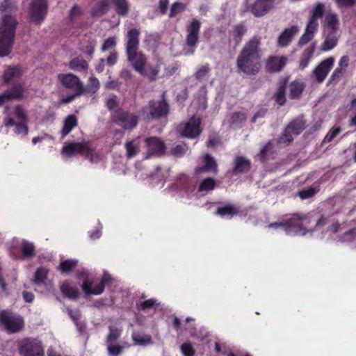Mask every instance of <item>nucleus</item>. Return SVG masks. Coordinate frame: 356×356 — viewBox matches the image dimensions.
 I'll use <instances>...</instances> for the list:
<instances>
[{
	"label": "nucleus",
	"mask_w": 356,
	"mask_h": 356,
	"mask_svg": "<svg viewBox=\"0 0 356 356\" xmlns=\"http://www.w3.org/2000/svg\"><path fill=\"white\" fill-rule=\"evenodd\" d=\"M139 36L140 31L135 28L129 30L126 34L125 51L127 60L136 72L152 81L156 80L160 67L147 63V57L139 50Z\"/></svg>",
	"instance_id": "obj_1"
},
{
	"label": "nucleus",
	"mask_w": 356,
	"mask_h": 356,
	"mask_svg": "<svg viewBox=\"0 0 356 356\" xmlns=\"http://www.w3.org/2000/svg\"><path fill=\"white\" fill-rule=\"evenodd\" d=\"M29 114L22 105L18 104L13 107L10 113L3 118V124L6 127H14L15 135L25 137L29 134Z\"/></svg>",
	"instance_id": "obj_2"
},
{
	"label": "nucleus",
	"mask_w": 356,
	"mask_h": 356,
	"mask_svg": "<svg viewBox=\"0 0 356 356\" xmlns=\"http://www.w3.org/2000/svg\"><path fill=\"white\" fill-rule=\"evenodd\" d=\"M16 20L10 15H5L0 22V56H8L12 49L16 28Z\"/></svg>",
	"instance_id": "obj_3"
},
{
	"label": "nucleus",
	"mask_w": 356,
	"mask_h": 356,
	"mask_svg": "<svg viewBox=\"0 0 356 356\" xmlns=\"http://www.w3.org/2000/svg\"><path fill=\"white\" fill-rule=\"evenodd\" d=\"M260 38L254 37L246 44V74H257L261 67Z\"/></svg>",
	"instance_id": "obj_4"
},
{
	"label": "nucleus",
	"mask_w": 356,
	"mask_h": 356,
	"mask_svg": "<svg viewBox=\"0 0 356 356\" xmlns=\"http://www.w3.org/2000/svg\"><path fill=\"white\" fill-rule=\"evenodd\" d=\"M75 154L85 156L91 163H97L100 160L99 152L92 149L88 143H70L63 146L62 149L63 157L70 158Z\"/></svg>",
	"instance_id": "obj_5"
},
{
	"label": "nucleus",
	"mask_w": 356,
	"mask_h": 356,
	"mask_svg": "<svg viewBox=\"0 0 356 356\" xmlns=\"http://www.w3.org/2000/svg\"><path fill=\"white\" fill-rule=\"evenodd\" d=\"M17 348L21 356H44L42 343L35 338H25L18 342Z\"/></svg>",
	"instance_id": "obj_6"
},
{
	"label": "nucleus",
	"mask_w": 356,
	"mask_h": 356,
	"mask_svg": "<svg viewBox=\"0 0 356 356\" xmlns=\"http://www.w3.org/2000/svg\"><path fill=\"white\" fill-rule=\"evenodd\" d=\"M0 323L10 333L17 332L24 327L23 318L7 310L0 312Z\"/></svg>",
	"instance_id": "obj_7"
},
{
	"label": "nucleus",
	"mask_w": 356,
	"mask_h": 356,
	"mask_svg": "<svg viewBox=\"0 0 356 356\" xmlns=\"http://www.w3.org/2000/svg\"><path fill=\"white\" fill-rule=\"evenodd\" d=\"M166 92L162 94V99L160 101L151 100L149 102V113L147 115V119H159L166 116L169 111V106L165 99Z\"/></svg>",
	"instance_id": "obj_8"
},
{
	"label": "nucleus",
	"mask_w": 356,
	"mask_h": 356,
	"mask_svg": "<svg viewBox=\"0 0 356 356\" xmlns=\"http://www.w3.org/2000/svg\"><path fill=\"white\" fill-rule=\"evenodd\" d=\"M308 219L307 215H300V214H293L292 217L289 219L286 220L284 222L280 223H274L271 224V227H283L286 231H295L300 232L305 230L306 228L305 227V222Z\"/></svg>",
	"instance_id": "obj_9"
},
{
	"label": "nucleus",
	"mask_w": 356,
	"mask_h": 356,
	"mask_svg": "<svg viewBox=\"0 0 356 356\" xmlns=\"http://www.w3.org/2000/svg\"><path fill=\"white\" fill-rule=\"evenodd\" d=\"M47 0H33L29 8L31 21L35 24H40L47 16Z\"/></svg>",
	"instance_id": "obj_10"
},
{
	"label": "nucleus",
	"mask_w": 356,
	"mask_h": 356,
	"mask_svg": "<svg viewBox=\"0 0 356 356\" xmlns=\"http://www.w3.org/2000/svg\"><path fill=\"white\" fill-rule=\"evenodd\" d=\"M58 79L65 88L76 92V95H81L85 93V87L77 76L71 73L59 74Z\"/></svg>",
	"instance_id": "obj_11"
},
{
	"label": "nucleus",
	"mask_w": 356,
	"mask_h": 356,
	"mask_svg": "<svg viewBox=\"0 0 356 356\" xmlns=\"http://www.w3.org/2000/svg\"><path fill=\"white\" fill-rule=\"evenodd\" d=\"M113 121L125 129H132L138 124V117L128 111H118L112 115Z\"/></svg>",
	"instance_id": "obj_12"
},
{
	"label": "nucleus",
	"mask_w": 356,
	"mask_h": 356,
	"mask_svg": "<svg viewBox=\"0 0 356 356\" xmlns=\"http://www.w3.org/2000/svg\"><path fill=\"white\" fill-rule=\"evenodd\" d=\"M145 144L147 148L145 159H149L152 156H161L165 153V145L159 137L152 136L146 138Z\"/></svg>",
	"instance_id": "obj_13"
},
{
	"label": "nucleus",
	"mask_w": 356,
	"mask_h": 356,
	"mask_svg": "<svg viewBox=\"0 0 356 356\" xmlns=\"http://www.w3.org/2000/svg\"><path fill=\"white\" fill-rule=\"evenodd\" d=\"M200 118L192 117L188 122L180 124L177 127V131L182 136L195 138L200 134Z\"/></svg>",
	"instance_id": "obj_14"
},
{
	"label": "nucleus",
	"mask_w": 356,
	"mask_h": 356,
	"mask_svg": "<svg viewBox=\"0 0 356 356\" xmlns=\"http://www.w3.org/2000/svg\"><path fill=\"white\" fill-rule=\"evenodd\" d=\"M49 270L44 267H40L35 273L33 282L35 286V291L40 293L51 291L53 286L51 282H47Z\"/></svg>",
	"instance_id": "obj_15"
},
{
	"label": "nucleus",
	"mask_w": 356,
	"mask_h": 356,
	"mask_svg": "<svg viewBox=\"0 0 356 356\" xmlns=\"http://www.w3.org/2000/svg\"><path fill=\"white\" fill-rule=\"evenodd\" d=\"M334 58L330 56L322 60L312 71V74L318 83H322L333 67Z\"/></svg>",
	"instance_id": "obj_16"
},
{
	"label": "nucleus",
	"mask_w": 356,
	"mask_h": 356,
	"mask_svg": "<svg viewBox=\"0 0 356 356\" xmlns=\"http://www.w3.org/2000/svg\"><path fill=\"white\" fill-rule=\"evenodd\" d=\"M201 23L197 19H193L187 29L186 42L188 46L195 47L199 41V33Z\"/></svg>",
	"instance_id": "obj_17"
},
{
	"label": "nucleus",
	"mask_w": 356,
	"mask_h": 356,
	"mask_svg": "<svg viewBox=\"0 0 356 356\" xmlns=\"http://www.w3.org/2000/svg\"><path fill=\"white\" fill-rule=\"evenodd\" d=\"M275 0H257L250 6V11L255 17L266 15L273 7Z\"/></svg>",
	"instance_id": "obj_18"
},
{
	"label": "nucleus",
	"mask_w": 356,
	"mask_h": 356,
	"mask_svg": "<svg viewBox=\"0 0 356 356\" xmlns=\"http://www.w3.org/2000/svg\"><path fill=\"white\" fill-rule=\"evenodd\" d=\"M287 63L286 56H270L268 57L266 69L270 73H275L281 72Z\"/></svg>",
	"instance_id": "obj_19"
},
{
	"label": "nucleus",
	"mask_w": 356,
	"mask_h": 356,
	"mask_svg": "<svg viewBox=\"0 0 356 356\" xmlns=\"http://www.w3.org/2000/svg\"><path fill=\"white\" fill-rule=\"evenodd\" d=\"M298 31V27L297 26H292L290 28L286 29L278 38V46L282 47L288 46Z\"/></svg>",
	"instance_id": "obj_20"
},
{
	"label": "nucleus",
	"mask_w": 356,
	"mask_h": 356,
	"mask_svg": "<svg viewBox=\"0 0 356 356\" xmlns=\"http://www.w3.org/2000/svg\"><path fill=\"white\" fill-rule=\"evenodd\" d=\"M239 207L234 204H225L222 207H218L216 214L226 218H232L239 213Z\"/></svg>",
	"instance_id": "obj_21"
},
{
	"label": "nucleus",
	"mask_w": 356,
	"mask_h": 356,
	"mask_svg": "<svg viewBox=\"0 0 356 356\" xmlns=\"http://www.w3.org/2000/svg\"><path fill=\"white\" fill-rule=\"evenodd\" d=\"M203 161L204 163V165L196 168L195 170V174H200L205 171H213L214 172H217V163L213 156L209 154H206L203 157Z\"/></svg>",
	"instance_id": "obj_22"
},
{
	"label": "nucleus",
	"mask_w": 356,
	"mask_h": 356,
	"mask_svg": "<svg viewBox=\"0 0 356 356\" xmlns=\"http://www.w3.org/2000/svg\"><path fill=\"white\" fill-rule=\"evenodd\" d=\"M316 49V43H312L309 47H307L301 54L299 69L303 70L309 64Z\"/></svg>",
	"instance_id": "obj_23"
},
{
	"label": "nucleus",
	"mask_w": 356,
	"mask_h": 356,
	"mask_svg": "<svg viewBox=\"0 0 356 356\" xmlns=\"http://www.w3.org/2000/svg\"><path fill=\"white\" fill-rule=\"evenodd\" d=\"M81 286L83 291L87 295H100L103 293L105 285L100 282L95 284L92 288V282H89L88 279H85Z\"/></svg>",
	"instance_id": "obj_24"
},
{
	"label": "nucleus",
	"mask_w": 356,
	"mask_h": 356,
	"mask_svg": "<svg viewBox=\"0 0 356 356\" xmlns=\"http://www.w3.org/2000/svg\"><path fill=\"white\" fill-rule=\"evenodd\" d=\"M5 95L8 101L19 100L24 97V88L20 84H16L10 89L6 90Z\"/></svg>",
	"instance_id": "obj_25"
},
{
	"label": "nucleus",
	"mask_w": 356,
	"mask_h": 356,
	"mask_svg": "<svg viewBox=\"0 0 356 356\" xmlns=\"http://www.w3.org/2000/svg\"><path fill=\"white\" fill-rule=\"evenodd\" d=\"M60 290L64 296L70 299H76L79 296L76 286L69 282L60 284Z\"/></svg>",
	"instance_id": "obj_26"
},
{
	"label": "nucleus",
	"mask_w": 356,
	"mask_h": 356,
	"mask_svg": "<svg viewBox=\"0 0 356 356\" xmlns=\"http://www.w3.org/2000/svg\"><path fill=\"white\" fill-rule=\"evenodd\" d=\"M77 124L78 121L76 116L74 115H68L63 122V127L60 131L61 138H64Z\"/></svg>",
	"instance_id": "obj_27"
},
{
	"label": "nucleus",
	"mask_w": 356,
	"mask_h": 356,
	"mask_svg": "<svg viewBox=\"0 0 356 356\" xmlns=\"http://www.w3.org/2000/svg\"><path fill=\"white\" fill-rule=\"evenodd\" d=\"M126 156L127 159L135 157L140 152V142L138 139H133L124 143Z\"/></svg>",
	"instance_id": "obj_28"
},
{
	"label": "nucleus",
	"mask_w": 356,
	"mask_h": 356,
	"mask_svg": "<svg viewBox=\"0 0 356 356\" xmlns=\"http://www.w3.org/2000/svg\"><path fill=\"white\" fill-rule=\"evenodd\" d=\"M115 12L122 17H127L130 10V3L128 0H112Z\"/></svg>",
	"instance_id": "obj_29"
},
{
	"label": "nucleus",
	"mask_w": 356,
	"mask_h": 356,
	"mask_svg": "<svg viewBox=\"0 0 356 356\" xmlns=\"http://www.w3.org/2000/svg\"><path fill=\"white\" fill-rule=\"evenodd\" d=\"M323 14L324 6L321 3H318L312 10V15L309 19L308 24L318 28V19L321 18Z\"/></svg>",
	"instance_id": "obj_30"
},
{
	"label": "nucleus",
	"mask_w": 356,
	"mask_h": 356,
	"mask_svg": "<svg viewBox=\"0 0 356 356\" xmlns=\"http://www.w3.org/2000/svg\"><path fill=\"white\" fill-rule=\"evenodd\" d=\"M111 2H112V0H99L92 8V16L100 17L106 13L109 9Z\"/></svg>",
	"instance_id": "obj_31"
},
{
	"label": "nucleus",
	"mask_w": 356,
	"mask_h": 356,
	"mask_svg": "<svg viewBox=\"0 0 356 356\" xmlns=\"http://www.w3.org/2000/svg\"><path fill=\"white\" fill-rule=\"evenodd\" d=\"M318 28L315 27L307 23L304 34L300 37L298 41V46L302 47L306 44H307L309 41H311L315 33L317 31Z\"/></svg>",
	"instance_id": "obj_32"
},
{
	"label": "nucleus",
	"mask_w": 356,
	"mask_h": 356,
	"mask_svg": "<svg viewBox=\"0 0 356 356\" xmlns=\"http://www.w3.org/2000/svg\"><path fill=\"white\" fill-rule=\"evenodd\" d=\"M83 11L82 8L78 6L77 4H74L72 8L70 9L69 13V21L70 23L76 27H79V20L81 17L83 15Z\"/></svg>",
	"instance_id": "obj_33"
},
{
	"label": "nucleus",
	"mask_w": 356,
	"mask_h": 356,
	"mask_svg": "<svg viewBox=\"0 0 356 356\" xmlns=\"http://www.w3.org/2000/svg\"><path fill=\"white\" fill-rule=\"evenodd\" d=\"M305 89L302 82L293 81L289 84V97L291 99L299 98Z\"/></svg>",
	"instance_id": "obj_34"
},
{
	"label": "nucleus",
	"mask_w": 356,
	"mask_h": 356,
	"mask_svg": "<svg viewBox=\"0 0 356 356\" xmlns=\"http://www.w3.org/2000/svg\"><path fill=\"white\" fill-rule=\"evenodd\" d=\"M338 43V38L336 33L330 32L326 36L324 42L322 43L321 49L323 51H327L334 49Z\"/></svg>",
	"instance_id": "obj_35"
},
{
	"label": "nucleus",
	"mask_w": 356,
	"mask_h": 356,
	"mask_svg": "<svg viewBox=\"0 0 356 356\" xmlns=\"http://www.w3.org/2000/svg\"><path fill=\"white\" fill-rule=\"evenodd\" d=\"M122 332V328L121 327L110 325L108 327V334L106 338L105 343H117L118 340L121 337Z\"/></svg>",
	"instance_id": "obj_36"
},
{
	"label": "nucleus",
	"mask_w": 356,
	"mask_h": 356,
	"mask_svg": "<svg viewBox=\"0 0 356 356\" xmlns=\"http://www.w3.org/2000/svg\"><path fill=\"white\" fill-rule=\"evenodd\" d=\"M69 67L74 71H86L88 68V63L81 58L76 57L69 63Z\"/></svg>",
	"instance_id": "obj_37"
},
{
	"label": "nucleus",
	"mask_w": 356,
	"mask_h": 356,
	"mask_svg": "<svg viewBox=\"0 0 356 356\" xmlns=\"http://www.w3.org/2000/svg\"><path fill=\"white\" fill-rule=\"evenodd\" d=\"M293 135L298 136L305 129V122L301 119L292 120L287 126Z\"/></svg>",
	"instance_id": "obj_38"
},
{
	"label": "nucleus",
	"mask_w": 356,
	"mask_h": 356,
	"mask_svg": "<svg viewBox=\"0 0 356 356\" xmlns=\"http://www.w3.org/2000/svg\"><path fill=\"white\" fill-rule=\"evenodd\" d=\"M131 338L136 345L146 346L152 343V339L149 334H141L138 332H133Z\"/></svg>",
	"instance_id": "obj_39"
},
{
	"label": "nucleus",
	"mask_w": 356,
	"mask_h": 356,
	"mask_svg": "<svg viewBox=\"0 0 356 356\" xmlns=\"http://www.w3.org/2000/svg\"><path fill=\"white\" fill-rule=\"evenodd\" d=\"M286 83L285 81L282 82L280 83L277 90L275 94V102L280 106H283L286 103Z\"/></svg>",
	"instance_id": "obj_40"
},
{
	"label": "nucleus",
	"mask_w": 356,
	"mask_h": 356,
	"mask_svg": "<svg viewBox=\"0 0 356 356\" xmlns=\"http://www.w3.org/2000/svg\"><path fill=\"white\" fill-rule=\"evenodd\" d=\"M21 250L25 258L29 259L35 255V246L33 243L23 240L21 243Z\"/></svg>",
	"instance_id": "obj_41"
},
{
	"label": "nucleus",
	"mask_w": 356,
	"mask_h": 356,
	"mask_svg": "<svg viewBox=\"0 0 356 356\" xmlns=\"http://www.w3.org/2000/svg\"><path fill=\"white\" fill-rule=\"evenodd\" d=\"M325 22L326 25L331 29L330 32L336 33L339 29V22L337 14L330 13L326 15Z\"/></svg>",
	"instance_id": "obj_42"
},
{
	"label": "nucleus",
	"mask_w": 356,
	"mask_h": 356,
	"mask_svg": "<svg viewBox=\"0 0 356 356\" xmlns=\"http://www.w3.org/2000/svg\"><path fill=\"white\" fill-rule=\"evenodd\" d=\"M244 119V114L242 113H234L228 119L229 126L232 128L236 129L243 126V121Z\"/></svg>",
	"instance_id": "obj_43"
},
{
	"label": "nucleus",
	"mask_w": 356,
	"mask_h": 356,
	"mask_svg": "<svg viewBox=\"0 0 356 356\" xmlns=\"http://www.w3.org/2000/svg\"><path fill=\"white\" fill-rule=\"evenodd\" d=\"M78 261L76 259H67L62 261L58 267V269L63 273H69L76 266Z\"/></svg>",
	"instance_id": "obj_44"
},
{
	"label": "nucleus",
	"mask_w": 356,
	"mask_h": 356,
	"mask_svg": "<svg viewBox=\"0 0 356 356\" xmlns=\"http://www.w3.org/2000/svg\"><path fill=\"white\" fill-rule=\"evenodd\" d=\"M109 356H119L124 350V346L117 343H106Z\"/></svg>",
	"instance_id": "obj_45"
},
{
	"label": "nucleus",
	"mask_w": 356,
	"mask_h": 356,
	"mask_svg": "<svg viewBox=\"0 0 356 356\" xmlns=\"http://www.w3.org/2000/svg\"><path fill=\"white\" fill-rule=\"evenodd\" d=\"M318 191V188L309 187L298 191V195L301 200H307L313 197Z\"/></svg>",
	"instance_id": "obj_46"
},
{
	"label": "nucleus",
	"mask_w": 356,
	"mask_h": 356,
	"mask_svg": "<svg viewBox=\"0 0 356 356\" xmlns=\"http://www.w3.org/2000/svg\"><path fill=\"white\" fill-rule=\"evenodd\" d=\"M189 150L188 147L186 144H179L171 149V154L175 157H181L185 155Z\"/></svg>",
	"instance_id": "obj_47"
},
{
	"label": "nucleus",
	"mask_w": 356,
	"mask_h": 356,
	"mask_svg": "<svg viewBox=\"0 0 356 356\" xmlns=\"http://www.w3.org/2000/svg\"><path fill=\"white\" fill-rule=\"evenodd\" d=\"M245 169V157L237 156L234 162L233 174L238 175L243 172Z\"/></svg>",
	"instance_id": "obj_48"
},
{
	"label": "nucleus",
	"mask_w": 356,
	"mask_h": 356,
	"mask_svg": "<svg viewBox=\"0 0 356 356\" xmlns=\"http://www.w3.org/2000/svg\"><path fill=\"white\" fill-rule=\"evenodd\" d=\"M210 72L209 64L206 63L201 67H198L194 74L195 79L198 81H202Z\"/></svg>",
	"instance_id": "obj_49"
},
{
	"label": "nucleus",
	"mask_w": 356,
	"mask_h": 356,
	"mask_svg": "<svg viewBox=\"0 0 356 356\" xmlns=\"http://www.w3.org/2000/svg\"><path fill=\"white\" fill-rule=\"evenodd\" d=\"M99 80L95 76H91L89 79L88 86L86 88L85 87V92H91L94 94L99 88Z\"/></svg>",
	"instance_id": "obj_50"
},
{
	"label": "nucleus",
	"mask_w": 356,
	"mask_h": 356,
	"mask_svg": "<svg viewBox=\"0 0 356 356\" xmlns=\"http://www.w3.org/2000/svg\"><path fill=\"white\" fill-rule=\"evenodd\" d=\"M214 187L215 180L212 178H207L201 182L199 186V191L208 192L212 191Z\"/></svg>",
	"instance_id": "obj_51"
},
{
	"label": "nucleus",
	"mask_w": 356,
	"mask_h": 356,
	"mask_svg": "<svg viewBox=\"0 0 356 356\" xmlns=\"http://www.w3.org/2000/svg\"><path fill=\"white\" fill-rule=\"evenodd\" d=\"M293 132L288 127H286L279 138V143L286 145L289 144L293 140Z\"/></svg>",
	"instance_id": "obj_52"
},
{
	"label": "nucleus",
	"mask_w": 356,
	"mask_h": 356,
	"mask_svg": "<svg viewBox=\"0 0 356 356\" xmlns=\"http://www.w3.org/2000/svg\"><path fill=\"white\" fill-rule=\"evenodd\" d=\"M273 145L271 141H268L260 150L259 156L262 162H264L267 156L271 153Z\"/></svg>",
	"instance_id": "obj_53"
},
{
	"label": "nucleus",
	"mask_w": 356,
	"mask_h": 356,
	"mask_svg": "<svg viewBox=\"0 0 356 356\" xmlns=\"http://www.w3.org/2000/svg\"><path fill=\"white\" fill-rule=\"evenodd\" d=\"M339 9H346L353 7L356 4V0H334Z\"/></svg>",
	"instance_id": "obj_54"
},
{
	"label": "nucleus",
	"mask_w": 356,
	"mask_h": 356,
	"mask_svg": "<svg viewBox=\"0 0 356 356\" xmlns=\"http://www.w3.org/2000/svg\"><path fill=\"white\" fill-rule=\"evenodd\" d=\"M341 131L340 127H332L325 136L323 143H330Z\"/></svg>",
	"instance_id": "obj_55"
},
{
	"label": "nucleus",
	"mask_w": 356,
	"mask_h": 356,
	"mask_svg": "<svg viewBox=\"0 0 356 356\" xmlns=\"http://www.w3.org/2000/svg\"><path fill=\"white\" fill-rule=\"evenodd\" d=\"M117 44L116 38L115 37H109L104 42L101 50L102 51H106L109 49H111L115 47Z\"/></svg>",
	"instance_id": "obj_56"
},
{
	"label": "nucleus",
	"mask_w": 356,
	"mask_h": 356,
	"mask_svg": "<svg viewBox=\"0 0 356 356\" xmlns=\"http://www.w3.org/2000/svg\"><path fill=\"white\" fill-rule=\"evenodd\" d=\"M18 72V69L15 67H9L4 71L3 79L6 83L9 82Z\"/></svg>",
	"instance_id": "obj_57"
},
{
	"label": "nucleus",
	"mask_w": 356,
	"mask_h": 356,
	"mask_svg": "<svg viewBox=\"0 0 356 356\" xmlns=\"http://www.w3.org/2000/svg\"><path fill=\"white\" fill-rule=\"evenodd\" d=\"M184 8H185V6L184 3H179V2L174 3L172 5L171 8H170V15H169L170 17H174L177 14L182 12L184 10Z\"/></svg>",
	"instance_id": "obj_58"
},
{
	"label": "nucleus",
	"mask_w": 356,
	"mask_h": 356,
	"mask_svg": "<svg viewBox=\"0 0 356 356\" xmlns=\"http://www.w3.org/2000/svg\"><path fill=\"white\" fill-rule=\"evenodd\" d=\"M181 351L184 356H194L195 355L193 346L188 343H184L181 346Z\"/></svg>",
	"instance_id": "obj_59"
},
{
	"label": "nucleus",
	"mask_w": 356,
	"mask_h": 356,
	"mask_svg": "<svg viewBox=\"0 0 356 356\" xmlns=\"http://www.w3.org/2000/svg\"><path fill=\"white\" fill-rule=\"evenodd\" d=\"M106 106L111 111L118 106V97L115 95H110L106 101Z\"/></svg>",
	"instance_id": "obj_60"
},
{
	"label": "nucleus",
	"mask_w": 356,
	"mask_h": 356,
	"mask_svg": "<svg viewBox=\"0 0 356 356\" xmlns=\"http://www.w3.org/2000/svg\"><path fill=\"white\" fill-rule=\"evenodd\" d=\"M237 67L239 71L245 72V48H243L237 59Z\"/></svg>",
	"instance_id": "obj_61"
},
{
	"label": "nucleus",
	"mask_w": 356,
	"mask_h": 356,
	"mask_svg": "<svg viewBox=\"0 0 356 356\" xmlns=\"http://www.w3.org/2000/svg\"><path fill=\"white\" fill-rule=\"evenodd\" d=\"M67 311L68 314L71 317V318L75 322L76 326L79 327V330H81V326L79 327V325H78V323H77V321L81 317L80 312L79 310H72L70 308H67Z\"/></svg>",
	"instance_id": "obj_62"
},
{
	"label": "nucleus",
	"mask_w": 356,
	"mask_h": 356,
	"mask_svg": "<svg viewBox=\"0 0 356 356\" xmlns=\"http://www.w3.org/2000/svg\"><path fill=\"white\" fill-rule=\"evenodd\" d=\"M344 72L345 71L341 69V67H337L331 74L329 79V83H332L333 81L338 80L340 78V76L343 75Z\"/></svg>",
	"instance_id": "obj_63"
},
{
	"label": "nucleus",
	"mask_w": 356,
	"mask_h": 356,
	"mask_svg": "<svg viewBox=\"0 0 356 356\" xmlns=\"http://www.w3.org/2000/svg\"><path fill=\"white\" fill-rule=\"evenodd\" d=\"M118 54L116 51H112L106 58V63L110 66H113L118 62Z\"/></svg>",
	"instance_id": "obj_64"
}]
</instances>
